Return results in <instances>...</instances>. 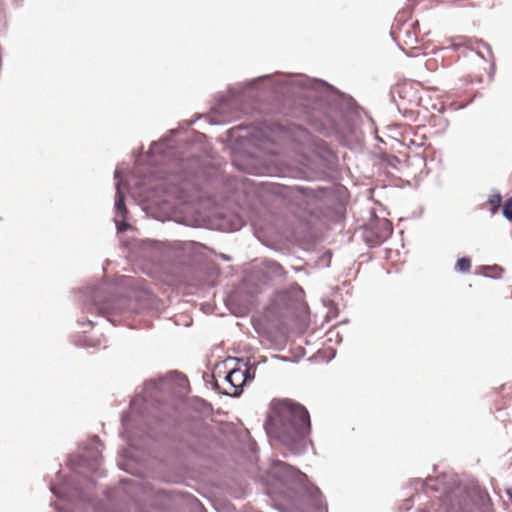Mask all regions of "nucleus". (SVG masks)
<instances>
[{
  "instance_id": "13",
  "label": "nucleus",
  "mask_w": 512,
  "mask_h": 512,
  "mask_svg": "<svg viewBox=\"0 0 512 512\" xmlns=\"http://www.w3.org/2000/svg\"><path fill=\"white\" fill-rule=\"evenodd\" d=\"M461 40V42L457 43V44H453L454 47H458V46H461V45H465L467 46L468 45V40L465 39V38H459Z\"/></svg>"
},
{
  "instance_id": "1",
  "label": "nucleus",
  "mask_w": 512,
  "mask_h": 512,
  "mask_svg": "<svg viewBox=\"0 0 512 512\" xmlns=\"http://www.w3.org/2000/svg\"><path fill=\"white\" fill-rule=\"evenodd\" d=\"M264 427L270 438L298 453L311 430L310 415L303 405L292 400H274Z\"/></svg>"
},
{
  "instance_id": "8",
  "label": "nucleus",
  "mask_w": 512,
  "mask_h": 512,
  "mask_svg": "<svg viewBox=\"0 0 512 512\" xmlns=\"http://www.w3.org/2000/svg\"><path fill=\"white\" fill-rule=\"evenodd\" d=\"M471 267V261L469 258H460L456 262V268L461 272H468Z\"/></svg>"
},
{
  "instance_id": "18",
  "label": "nucleus",
  "mask_w": 512,
  "mask_h": 512,
  "mask_svg": "<svg viewBox=\"0 0 512 512\" xmlns=\"http://www.w3.org/2000/svg\"><path fill=\"white\" fill-rule=\"evenodd\" d=\"M119 174H120L119 170H116L114 173L115 178H117L119 176Z\"/></svg>"
},
{
  "instance_id": "14",
  "label": "nucleus",
  "mask_w": 512,
  "mask_h": 512,
  "mask_svg": "<svg viewBox=\"0 0 512 512\" xmlns=\"http://www.w3.org/2000/svg\"><path fill=\"white\" fill-rule=\"evenodd\" d=\"M128 228V224L123 222L121 225H117L118 231H124Z\"/></svg>"
},
{
  "instance_id": "9",
  "label": "nucleus",
  "mask_w": 512,
  "mask_h": 512,
  "mask_svg": "<svg viewBox=\"0 0 512 512\" xmlns=\"http://www.w3.org/2000/svg\"><path fill=\"white\" fill-rule=\"evenodd\" d=\"M503 215L512 221V199L508 200L503 207Z\"/></svg>"
},
{
  "instance_id": "12",
  "label": "nucleus",
  "mask_w": 512,
  "mask_h": 512,
  "mask_svg": "<svg viewBox=\"0 0 512 512\" xmlns=\"http://www.w3.org/2000/svg\"><path fill=\"white\" fill-rule=\"evenodd\" d=\"M242 372L245 374V383L251 381L254 378V372H251L250 369H244Z\"/></svg>"
},
{
  "instance_id": "5",
  "label": "nucleus",
  "mask_w": 512,
  "mask_h": 512,
  "mask_svg": "<svg viewBox=\"0 0 512 512\" xmlns=\"http://www.w3.org/2000/svg\"><path fill=\"white\" fill-rule=\"evenodd\" d=\"M272 468L274 474L283 480L295 477L298 472L294 467L280 460L274 461Z\"/></svg>"
},
{
  "instance_id": "4",
  "label": "nucleus",
  "mask_w": 512,
  "mask_h": 512,
  "mask_svg": "<svg viewBox=\"0 0 512 512\" xmlns=\"http://www.w3.org/2000/svg\"><path fill=\"white\" fill-rule=\"evenodd\" d=\"M245 374L242 372V369H233L231 370L227 376L226 381L233 387L234 392L233 396H239L242 390V387L245 384Z\"/></svg>"
},
{
  "instance_id": "7",
  "label": "nucleus",
  "mask_w": 512,
  "mask_h": 512,
  "mask_svg": "<svg viewBox=\"0 0 512 512\" xmlns=\"http://www.w3.org/2000/svg\"><path fill=\"white\" fill-rule=\"evenodd\" d=\"M115 209L120 213L123 219H126L128 212L124 203V195L120 190V182L116 184Z\"/></svg>"
},
{
  "instance_id": "11",
  "label": "nucleus",
  "mask_w": 512,
  "mask_h": 512,
  "mask_svg": "<svg viewBox=\"0 0 512 512\" xmlns=\"http://www.w3.org/2000/svg\"><path fill=\"white\" fill-rule=\"evenodd\" d=\"M501 196L499 194L493 195L490 198V204L492 205V211L495 212L496 209L500 206Z\"/></svg>"
},
{
  "instance_id": "2",
  "label": "nucleus",
  "mask_w": 512,
  "mask_h": 512,
  "mask_svg": "<svg viewBox=\"0 0 512 512\" xmlns=\"http://www.w3.org/2000/svg\"><path fill=\"white\" fill-rule=\"evenodd\" d=\"M358 231L365 243L369 246H377L389 238L393 228L389 220L371 214L369 222L359 225Z\"/></svg>"
},
{
  "instance_id": "16",
  "label": "nucleus",
  "mask_w": 512,
  "mask_h": 512,
  "mask_svg": "<svg viewBox=\"0 0 512 512\" xmlns=\"http://www.w3.org/2000/svg\"><path fill=\"white\" fill-rule=\"evenodd\" d=\"M508 389L510 392H512V385H503L502 390Z\"/></svg>"
},
{
  "instance_id": "3",
  "label": "nucleus",
  "mask_w": 512,
  "mask_h": 512,
  "mask_svg": "<svg viewBox=\"0 0 512 512\" xmlns=\"http://www.w3.org/2000/svg\"><path fill=\"white\" fill-rule=\"evenodd\" d=\"M421 87L418 82L404 81L393 88L394 99H399L403 104L418 105L420 102Z\"/></svg>"
},
{
  "instance_id": "10",
  "label": "nucleus",
  "mask_w": 512,
  "mask_h": 512,
  "mask_svg": "<svg viewBox=\"0 0 512 512\" xmlns=\"http://www.w3.org/2000/svg\"><path fill=\"white\" fill-rule=\"evenodd\" d=\"M92 442L93 444L96 446L95 447V454L92 456V458L97 462L100 458V455H101V450L98 448V446H101V443H100V440L98 437H93L92 439Z\"/></svg>"
},
{
  "instance_id": "6",
  "label": "nucleus",
  "mask_w": 512,
  "mask_h": 512,
  "mask_svg": "<svg viewBox=\"0 0 512 512\" xmlns=\"http://www.w3.org/2000/svg\"><path fill=\"white\" fill-rule=\"evenodd\" d=\"M354 127L359 123L360 126H367L370 130L373 128L372 118L354 102Z\"/></svg>"
},
{
  "instance_id": "17",
  "label": "nucleus",
  "mask_w": 512,
  "mask_h": 512,
  "mask_svg": "<svg viewBox=\"0 0 512 512\" xmlns=\"http://www.w3.org/2000/svg\"><path fill=\"white\" fill-rule=\"evenodd\" d=\"M295 289H297L299 292L303 293V290H302V288L300 286L296 285Z\"/></svg>"
},
{
  "instance_id": "15",
  "label": "nucleus",
  "mask_w": 512,
  "mask_h": 512,
  "mask_svg": "<svg viewBox=\"0 0 512 512\" xmlns=\"http://www.w3.org/2000/svg\"><path fill=\"white\" fill-rule=\"evenodd\" d=\"M507 496L509 501L512 503V488L507 489Z\"/></svg>"
}]
</instances>
